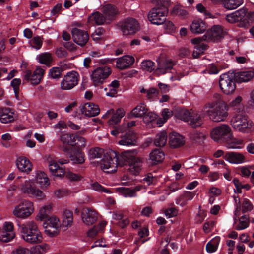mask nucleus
<instances>
[{
	"label": "nucleus",
	"mask_w": 254,
	"mask_h": 254,
	"mask_svg": "<svg viewBox=\"0 0 254 254\" xmlns=\"http://www.w3.org/2000/svg\"><path fill=\"white\" fill-rule=\"evenodd\" d=\"M136 150H127L118 156L115 152L107 153L101 161L100 166L103 170L109 169L107 172L116 171L118 165H124L128 164V170L134 175L139 172L141 167V159L136 157Z\"/></svg>",
	"instance_id": "nucleus-1"
},
{
	"label": "nucleus",
	"mask_w": 254,
	"mask_h": 254,
	"mask_svg": "<svg viewBox=\"0 0 254 254\" xmlns=\"http://www.w3.org/2000/svg\"><path fill=\"white\" fill-rule=\"evenodd\" d=\"M18 226L21 237L27 243L34 244L42 241L41 233L35 221H28Z\"/></svg>",
	"instance_id": "nucleus-2"
},
{
	"label": "nucleus",
	"mask_w": 254,
	"mask_h": 254,
	"mask_svg": "<svg viewBox=\"0 0 254 254\" xmlns=\"http://www.w3.org/2000/svg\"><path fill=\"white\" fill-rule=\"evenodd\" d=\"M206 114L214 122L224 121L228 116L226 104L221 101L206 104L202 108V115Z\"/></svg>",
	"instance_id": "nucleus-3"
},
{
	"label": "nucleus",
	"mask_w": 254,
	"mask_h": 254,
	"mask_svg": "<svg viewBox=\"0 0 254 254\" xmlns=\"http://www.w3.org/2000/svg\"><path fill=\"white\" fill-rule=\"evenodd\" d=\"M33 203L28 200H23L16 205L12 210V214L19 219H25L34 212Z\"/></svg>",
	"instance_id": "nucleus-4"
},
{
	"label": "nucleus",
	"mask_w": 254,
	"mask_h": 254,
	"mask_svg": "<svg viewBox=\"0 0 254 254\" xmlns=\"http://www.w3.org/2000/svg\"><path fill=\"white\" fill-rule=\"evenodd\" d=\"M232 130L226 124H221L214 128L211 132V137L218 143H225L231 136Z\"/></svg>",
	"instance_id": "nucleus-5"
},
{
	"label": "nucleus",
	"mask_w": 254,
	"mask_h": 254,
	"mask_svg": "<svg viewBox=\"0 0 254 254\" xmlns=\"http://www.w3.org/2000/svg\"><path fill=\"white\" fill-rule=\"evenodd\" d=\"M236 79L232 73H225L220 75L219 86L222 92L230 95L233 93L236 89Z\"/></svg>",
	"instance_id": "nucleus-6"
},
{
	"label": "nucleus",
	"mask_w": 254,
	"mask_h": 254,
	"mask_svg": "<svg viewBox=\"0 0 254 254\" xmlns=\"http://www.w3.org/2000/svg\"><path fill=\"white\" fill-rule=\"evenodd\" d=\"M19 188L23 194L29 197L43 199L45 196L43 191L37 188L35 183L32 180H26L22 183Z\"/></svg>",
	"instance_id": "nucleus-7"
},
{
	"label": "nucleus",
	"mask_w": 254,
	"mask_h": 254,
	"mask_svg": "<svg viewBox=\"0 0 254 254\" xmlns=\"http://www.w3.org/2000/svg\"><path fill=\"white\" fill-rule=\"evenodd\" d=\"M119 24L123 34L125 36L133 35L140 30L138 22L132 17L126 18Z\"/></svg>",
	"instance_id": "nucleus-8"
},
{
	"label": "nucleus",
	"mask_w": 254,
	"mask_h": 254,
	"mask_svg": "<svg viewBox=\"0 0 254 254\" xmlns=\"http://www.w3.org/2000/svg\"><path fill=\"white\" fill-rule=\"evenodd\" d=\"M233 127L242 132H246L253 126L252 123L248 120L245 115L238 114L233 117L231 121Z\"/></svg>",
	"instance_id": "nucleus-9"
},
{
	"label": "nucleus",
	"mask_w": 254,
	"mask_h": 254,
	"mask_svg": "<svg viewBox=\"0 0 254 254\" xmlns=\"http://www.w3.org/2000/svg\"><path fill=\"white\" fill-rule=\"evenodd\" d=\"M111 69L108 66L100 67L94 70L91 75L94 85L97 86L102 84L111 74Z\"/></svg>",
	"instance_id": "nucleus-10"
},
{
	"label": "nucleus",
	"mask_w": 254,
	"mask_h": 254,
	"mask_svg": "<svg viewBox=\"0 0 254 254\" xmlns=\"http://www.w3.org/2000/svg\"><path fill=\"white\" fill-rule=\"evenodd\" d=\"M224 38V31L220 25H214L202 36L206 42H218Z\"/></svg>",
	"instance_id": "nucleus-11"
},
{
	"label": "nucleus",
	"mask_w": 254,
	"mask_h": 254,
	"mask_svg": "<svg viewBox=\"0 0 254 254\" xmlns=\"http://www.w3.org/2000/svg\"><path fill=\"white\" fill-rule=\"evenodd\" d=\"M78 73L75 71L68 72L61 82L62 89L67 90L72 89L78 83Z\"/></svg>",
	"instance_id": "nucleus-12"
},
{
	"label": "nucleus",
	"mask_w": 254,
	"mask_h": 254,
	"mask_svg": "<svg viewBox=\"0 0 254 254\" xmlns=\"http://www.w3.org/2000/svg\"><path fill=\"white\" fill-rule=\"evenodd\" d=\"M44 73L45 70L39 67L36 68L32 74L30 70H27L25 72L23 82L30 80L31 84L37 85L42 80Z\"/></svg>",
	"instance_id": "nucleus-13"
},
{
	"label": "nucleus",
	"mask_w": 254,
	"mask_h": 254,
	"mask_svg": "<svg viewBox=\"0 0 254 254\" xmlns=\"http://www.w3.org/2000/svg\"><path fill=\"white\" fill-rule=\"evenodd\" d=\"M13 224L5 222L2 228H0V241L7 242L13 239L15 233L13 231Z\"/></svg>",
	"instance_id": "nucleus-14"
},
{
	"label": "nucleus",
	"mask_w": 254,
	"mask_h": 254,
	"mask_svg": "<svg viewBox=\"0 0 254 254\" xmlns=\"http://www.w3.org/2000/svg\"><path fill=\"white\" fill-rule=\"evenodd\" d=\"M170 0H158L157 5L153 8L147 16H167Z\"/></svg>",
	"instance_id": "nucleus-15"
},
{
	"label": "nucleus",
	"mask_w": 254,
	"mask_h": 254,
	"mask_svg": "<svg viewBox=\"0 0 254 254\" xmlns=\"http://www.w3.org/2000/svg\"><path fill=\"white\" fill-rule=\"evenodd\" d=\"M60 226L59 220L56 217H50L43 223V227L45 229V231L51 236L57 234V230Z\"/></svg>",
	"instance_id": "nucleus-16"
},
{
	"label": "nucleus",
	"mask_w": 254,
	"mask_h": 254,
	"mask_svg": "<svg viewBox=\"0 0 254 254\" xmlns=\"http://www.w3.org/2000/svg\"><path fill=\"white\" fill-rule=\"evenodd\" d=\"M71 33L74 42L81 47L84 46L89 40V35L84 30L74 28Z\"/></svg>",
	"instance_id": "nucleus-17"
},
{
	"label": "nucleus",
	"mask_w": 254,
	"mask_h": 254,
	"mask_svg": "<svg viewBox=\"0 0 254 254\" xmlns=\"http://www.w3.org/2000/svg\"><path fill=\"white\" fill-rule=\"evenodd\" d=\"M121 140L119 143L122 145L129 146L136 144L137 135L133 131H125L120 135Z\"/></svg>",
	"instance_id": "nucleus-18"
},
{
	"label": "nucleus",
	"mask_w": 254,
	"mask_h": 254,
	"mask_svg": "<svg viewBox=\"0 0 254 254\" xmlns=\"http://www.w3.org/2000/svg\"><path fill=\"white\" fill-rule=\"evenodd\" d=\"M147 18L151 24L156 25H163L164 29L168 32H172L175 29L173 23L169 20H167L165 17H147Z\"/></svg>",
	"instance_id": "nucleus-19"
},
{
	"label": "nucleus",
	"mask_w": 254,
	"mask_h": 254,
	"mask_svg": "<svg viewBox=\"0 0 254 254\" xmlns=\"http://www.w3.org/2000/svg\"><path fill=\"white\" fill-rule=\"evenodd\" d=\"M157 62L158 66L156 71L159 74H164L168 72L175 65V63L173 61L168 59H158Z\"/></svg>",
	"instance_id": "nucleus-20"
},
{
	"label": "nucleus",
	"mask_w": 254,
	"mask_h": 254,
	"mask_svg": "<svg viewBox=\"0 0 254 254\" xmlns=\"http://www.w3.org/2000/svg\"><path fill=\"white\" fill-rule=\"evenodd\" d=\"M83 222L87 225H91L97 220V213L92 209H84L81 213Z\"/></svg>",
	"instance_id": "nucleus-21"
},
{
	"label": "nucleus",
	"mask_w": 254,
	"mask_h": 254,
	"mask_svg": "<svg viewBox=\"0 0 254 254\" xmlns=\"http://www.w3.org/2000/svg\"><path fill=\"white\" fill-rule=\"evenodd\" d=\"M80 111L82 114L88 117H94L100 112L98 106L91 102L85 103L81 107Z\"/></svg>",
	"instance_id": "nucleus-22"
},
{
	"label": "nucleus",
	"mask_w": 254,
	"mask_h": 254,
	"mask_svg": "<svg viewBox=\"0 0 254 254\" xmlns=\"http://www.w3.org/2000/svg\"><path fill=\"white\" fill-rule=\"evenodd\" d=\"M125 115L124 112L121 109H118L116 111L113 109L108 111L105 115L106 116L110 117V119L108 121V124L110 125L116 124L120 122L121 119Z\"/></svg>",
	"instance_id": "nucleus-23"
},
{
	"label": "nucleus",
	"mask_w": 254,
	"mask_h": 254,
	"mask_svg": "<svg viewBox=\"0 0 254 254\" xmlns=\"http://www.w3.org/2000/svg\"><path fill=\"white\" fill-rule=\"evenodd\" d=\"M207 28L206 22L200 18L193 20L190 26V30L194 34H201L205 31Z\"/></svg>",
	"instance_id": "nucleus-24"
},
{
	"label": "nucleus",
	"mask_w": 254,
	"mask_h": 254,
	"mask_svg": "<svg viewBox=\"0 0 254 254\" xmlns=\"http://www.w3.org/2000/svg\"><path fill=\"white\" fill-rule=\"evenodd\" d=\"M223 158L226 161L232 164H241L245 161V157L239 152H227Z\"/></svg>",
	"instance_id": "nucleus-25"
},
{
	"label": "nucleus",
	"mask_w": 254,
	"mask_h": 254,
	"mask_svg": "<svg viewBox=\"0 0 254 254\" xmlns=\"http://www.w3.org/2000/svg\"><path fill=\"white\" fill-rule=\"evenodd\" d=\"M253 17H225L226 21L231 24L237 23L240 27H248L250 25L251 18Z\"/></svg>",
	"instance_id": "nucleus-26"
},
{
	"label": "nucleus",
	"mask_w": 254,
	"mask_h": 254,
	"mask_svg": "<svg viewBox=\"0 0 254 254\" xmlns=\"http://www.w3.org/2000/svg\"><path fill=\"white\" fill-rule=\"evenodd\" d=\"M134 62V59L131 56H124L117 60L116 66L120 69H125L131 66Z\"/></svg>",
	"instance_id": "nucleus-27"
},
{
	"label": "nucleus",
	"mask_w": 254,
	"mask_h": 254,
	"mask_svg": "<svg viewBox=\"0 0 254 254\" xmlns=\"http://www.w3.org/2000/svg\"><path fill=\"white\" fill-rule=\"evenodd\" d=\"M205 115H202V110L199 114L197 112H191L189 119V124L193 128L199 127L203 124V118Z\"/></svg>",
	"instance_id": "nucleus-28"
},
{
	"label": "nucleus",
	"mask_w": 254,
	"mask_h": 254,
	"mask_svg": "<svg viewBox=\"0 0 254 254\" xmlns=\"http://www.w3.org/2000/svg\"><path fill=\"white\" fill-rule=\"evenodd\" d=\"M14 113L9 108H0V121L1 123L7 124L11 123L14 120Z\"/></svg>",
	"instance_id": "nucleus-29"
},
{
	"label": "nucleus",
	"mask_w": 254,
	"mask_h": 254,
	"mask_svg": "<svg viewBox=\"0 0 254 254\" xmlns=\"http://www.w3.org/2000/svg\"><path fill=\"white\" fill-rule=\"evenodd\" d=\"M18 169L23 172L29 173L32 170V165L30 161L25 157H20L16 161Z\"/></svg>",
	"instance_id": "nucleus-30"
},
{
	"label": "nucleus",
	"mask_w": 254,
	"mask_h": 254,
	"mask_svg": "<svg viewBox=\"0 0 254 254\" xmlns=\"http://www.w3.org/2000/svg\"><path fill=\"white\" fill-rule=\"evenodd\" d=\"M169 143L171 147L177 148L184 145V140L179 134L173 132L169 135Z\"/></svg>",
	"instance_id": "nucleus-31"
},
{
	"label": "nucleus",
	"mask_w": 254,
	"mask_h": 254,
	"mask_svg": "<svg viewBox=\"0 0 254 254\" xmlns=\"http://www.w3.org/2000/svg\"><path fill=\"white\" fill-rule=\"evenodd\" d=\"M234 75L237 82H246L251 80L254 77V72L252 71H240Z\"/></svg>",
	"instance_id": "nucleus-32"
},
{
	"label": "nucleus",
	"mask_w": 254,
	"mask_h": 254,
	"mask_svg": "<svg viewBox=\"0 0 254 254\" xmlns=\"http://www.w3.org/2000/svg\"><path fill=\"white\" fill-rule=\"evenodd\" d=\"M164 158V154L160 149H154L149 155V160L152 164H157L162 162Z\"/></svg>",
	"instance_id": "nucleus-33"
},
{
	"label": "nucleus",
	"mask_w": 254,
	"mask_h": 254,
	"mask_svg": "<svg viewBox=\"0 0 254 254\" xmlns=\"http://www.w3.org/2000/svg\"><path fill=\"white\" fill-rule=\"evenodd\" d=\"M36 182L39 184L42 189L46 188L50 185V181L47 175L43 172L38 171L36 176Z\"/></svg>",
	"instance_id": "nucleus-34"
},
{
	"label": "nucleus",
	"mask_w": 254,
	"mask_h": 254,
	"mask_svg": "<svg viewBox=\"0 0 254 254\" xmlns=\"http://www.w3.org/2000/svg\"><path fill=\"white\" fill-rule=\"evenodd\" d=\"M148 109L146 106L142 103H141L136 106L131 112V115L136 118H139L144 116V115L147 112Z\"/></svg>",
	"instance_id": "nucleus-35"
},
{
	"label": "nucleus",
	"mask_w": 254,
	"mask_h": 254,
	"mask_svg": "<svg viewBox=\"0 0 254 254\" xmlns=\"http://www.w3.org/2000/svg\"><path fill=\"white\" fill-rule=\"evenodd\" d=\"M191 41L192 43L196 45L194 47L195 50L201 54L208 48L207 44L202 43L204 41L202 37L192 39Z\"/></svg>",
	"instance_id": "nucleus-36"
},
{
	"label": "nucleus",
	"mask_w": 254,
	"mask_h": 254,
	"mask_svg": "<svg viewBox=\"0 0 254 254\" xmlns=\"http://www.w3.org/2000/svg\"><path fill=\"white\" fill-rule=\"evenodd\" d=\"M101 11L105 16H116L119 11L116 6L112 4H107L101 8Z\"/></svg>",
	"instance_id": "nucleus-37"
},
{
	"label": "nucleus",
	"mask_w": 254,
	"mask_h": 254,
	"mask_svg": "<svg viewBox=\"0 0 254 254\" xmlns=\"http://www.w3.org/2000/svg\"><path fill=\"white\" fill-rule=\"evenodd\" d=\"M167 134L165 131H161L156 134L154 140V144L156 146L163 147L167 142Z\"/></svg>",
	"instance_id": "nucleus-38"
},
{
	"label": "nucleus",
	"mask_w": 254,
	"mask_h": 254,
	"mask_svg": "<svg viewBox=\"0 0 254 254\" xmlns=\"http://www.w3.org/2000/svg\"><path fill=\"white\" fill-rule=\"evenodd\" d=\"M45 160L48 163L49 170L52 173L55 172L59 167L57 164L56 158L54 155H49L45 156Z\"/></svg>",
	"instance_id": "nucleus-39"
},
{
	"label": "nucleus",
	"mask_w": 254,
	"mask_h": 254,
	"mask_svg": "<svg viewBox=\"0 0 254 254\" xmlns=\"http://www.w3.org/2000/svg\"><path fill=\"white\" fill-rule=\"evenodd\" d=\"M224 7L228 10L234 9L243 3V0H222Z\"/></svg>",
	"instance_id": "nucleus-40"
},
{
	"label": "nucleus",
	"mask_w": 254,
	"mask_h": 254,
	"mask_svg": "<svg viewBox=\"0 0 254 254\" xmlns=\"http://www.w3.org/2000/svg\"><path fill=\"white\" fill-rule=\"evenodd\" d=\"M225 143H227V147L229 148H241L242 147L241 145L243 144V140L233 138L232 136V132H231V136L230 137V139H228V140L225 141Z\"/></svg>",
	"instance_id": "nucleus-41"
},
{
	"label": "nucleus",
	"mask_w": 254,
	"mask_h": 254,
	"mask_svg": "<svg viewBox=\"0 0 254 254\" xmlns=\"http://www.w3.org/2000/svg\"><path fill=\"white\" fill-rule=\"evenodd\" d=\"M106 154L104 153V150L99 147L91 148L88 152L89 158L90 160H93L101 158Z\"/></svg>",
	"instance_id": "nucleus-42"
},
{
	"label": "nucleus",
	"mask_w": 254,
	"mask_h": 254,
	"mask_svg": "<svg viewBox=\"0 0 254 254\" xmlns=\"http://www.w3.org/2000/svg\"><path fill=\"white\" fill-rule=\"evenodd\" d=\"M114 17H89L88 22L94 21L97 25H102L105 23L109 24L114 20Z\"/></svg>",
	"instance_id": "nucleus-43"
},
{
	"label": "nucleus",
	"mask_w": 254,
	"mask_h": 254,
	"mask_svg": "<svg viewBox=\"0 0 254 254\" xmlns=\"http://www.w3.org/2000/svg\"><path fill=\"white\" fill-rule=\"evenodd\" d=\"M74 134H68L67 133H62L60 136L61 141L63 143L64 145H70L73 146V141L74 139Z\"/></svg>",
	"instance_id": "nucleus-44"
},
{
	"label": "nucleus",
	"mask_w": 254,
	"mask_h": 254,
	"mask_svg": "<svg viewBox=\"0 0 254 254\" xmlns=\"http://www.w3.org/2000/svg\"><path fill=\"white\" fill-rule=\"evenodd\" d=\"M73 222L72 212L69 210H65L63 215V225L68 227L72 225Z\"/></svg>",
	"instance_id": "nucleus-45"
},
{
	"label": "nucleus",
	"mask_w": 254,
	"mask_h": 254,
	"mask_svg": "<svg viewBox=\"0 0 254 254\" xmlns=\"http://www.w3.org/2000/svg\"><path fill=\"white\" fill-rule=\"evenodd\" d=\"M189 137L194 143H201L205 139V135L200 132L193 131L189 134Z\"/></svg>",
	"instance_id": "nucleus-46"
},
{
	"label": "nucleus",
	"mask_w": 254,
	"mask_h": 254,
	"mask_svg": "<svg viewBox=\"0 0 254 254\" xmlns=\"http://www.w3.org/2000/svg\"><path fill=\"white\" fill-rule=\"evenodd\" d=\"M39 63L50 66L52 61V55L50 53H43L39 55L38 57Z\"/></svg>",
	"instance_id": "nucleus-47"
},
{
	"label": "nucleus",
	"mask_w": 254,
	"mask_h": 254,
	"mask_svg": "<svg viewBox=\"0 0 254 254\" xmlns=\"http://www.w3.org/2000/svg\"><path fill=\"white\" fill-rule=\"evenodd\" d=\"M51 209L52 207L50 205H45L41 208L37 216V219L41 221L47 219L51 212Z\"/></svg>",
	"instance_id": "nucleus-48"
},
{
	"label": "nucleus",
	"mask_w": 254,
	"mask_h": 254,
	"mask_svg": "<svg viewBox=\"0 0 254 254\" xmlns=\"http://www.w3.org/2000/svg\"><path fill=\"white\" fill-rule=\"evenodd\" d=\"M249 216L247 215H243L239 218V223L236 226L235 229L237 230L245 229L249 226Z\"/></svg>",
	"instance_id": "nucleus-49"
},
{
	"label": "nucleus",
	"mask_w": 254,
	"mask_h": 254,
	"mask_svg": "<svg viewBox=\"0 0 254 254\" xmlns=\"http://www.w3.org/2000/svg\"><path fill=\"white\" fill-rule=\"evenodd\" d=\"M191 113L186 109H178L176 113L175 116L183 121L189 122V119Z\"/></svg>",
	"instance_id": "nucleus-50"
},
{
	"label": "nucleus",
	"mask_w": 254,
	"mask_h": 254,
	"mask_svg": "<svg viewBox=\"0 0 254 254\" xmlns=\"http://www.w3.org/2000/svg\"><path fill=\"white\" fill-rule=\"evenodd\" d=\"M73 137L74 138L73 141H74L75 144L73 143L72 146H76L78 148L85 147L86 145V140L84 137L81 136L77 133L74 134Z\"/></svg>",
	"instance_id": "nucleus-51"
},
{
	"label": "nucleus",
	"mask_w": 254,
	"mask_h": 254,
	"mask_svg": "<svg viewBox=\"0 0 254 254\" xmlns=\"http://www.w3.org/2000/svg\"><path fill=\"white\" fill-rule=\"evenodd\" d=\"M141 67L143 70L151 72L155 69L154 63L150 60H144L141 63Z\"/></svg>",
	"instance_id": "nucleus-52"
},
{
	"label": "nucleus",
	"mask_w": 254,
	"mask_h": 254,
	"mask_svg": "<svg viewBox=\"0 0 254 254\" xmlns=\"http://www.w3.org/2000/svg\"><path fill=\"white\" fill-rule=\"evenodd\" d=\"M63 69L60 67H55L50 69L49 75L53 79H58L61 77Z\"/></svg>",
	"instance_id": "nucleus-53"
},
{
	"label": "nucleus",
	"mask_w": 254,
	"mask_h": 254,
	"mask_svg": "<svg viewBox=\"0 0 254 254\" xmlns=\"http://www.w3.org/2000/svg\"><path fill=\"white\" fill-rule=\"evenodd\" d=\"M70 158L73 163L82 164L85 160L84 155L81 152H79L74 155H71Z\"/></svg>",
	"instance_id": "nucleus-54"
},
{
	"label": "nucleus",
	"mask_w": 254,
	"mask_h": 254,
	"mask_svg": "<svg viewBox=\"0 0 254 254\" xmlns=\"http://www.w3.org/2000/svg\"><path fill=\"white\" fill-rule=\"evenodd\" d=\"M253 208V205L250 201L247 199L244 198L243 200L242 204V212L243 213L251 211Z\"/></svg>",
	"instance_id": "nucleus-55"
},
{
	"label": "nucleus",
	"mask_w": 254,
	"mask_h": 254,
	"mask_svg": "<svg viewBox=\"0 0 254 254\" xmlns=\"http://www.w3.org/2000/svg\"><path fill=\"white\" fill-rule=\"evenodd\" d=\"M123 194L126 197H133L135 195L136 192L139 190L137 188H134L133 189L129 188H121Z\"/></svg>",
	"instance_id": "nucleus-56"
},
{
	"label": "nucleus",
	"mask_w": 254,
	"mask_h": 254,
	"mask_svg": "<svg viewBox=\"0 0 254 254\" xmlns=\"http://www.w3.org/2000/svg\"><path fill=\"white\" fill-rule=\"evenodd\" d=\"M21 79L19 78H14L11 82V85L13 88L16 97L18 96L19 92V85L21 84Z\"/></svg>",
	"instance_id": "nucleus-57"
},
{
	"label": "nucleus",
	"mask_w": 254,
	"mask_h": 254,
	"mask_svg": "<svg viewBox=\"0 0 254 254\" xmlns=\"http://www.w3.org/2000/svg\"><path fill=\"white\" fill-rule=\"evenodd\" d=\"M42 42L41 38L39 36H37L33 38L32 46L36 49H39L42 46Z\"/></svg>",
	"instance_id": "nucleus-58"
},
{
	"label": "nucleus",
	"mask_w": 254,
	"mask_h": 254,
	"mask_svg": "<svg viewBox=\"0 0 254 254\" xmlns=\"http://www.w3.org/2000/svg\"><path fill=\"white\" fill-rule=\"evenodd\" d=\"M91 188L96 191H100V192H104L106 193H109L110 190L102 187L100 184L98 182H94L91 184Z\"/></svg>",
	"instance_id": "nucleus-59"
},
{
	"label": "nucleus",
	"mask_w": 254,
	"mask_h": 254,
	"mask_svg": "<svg viewBox=\"0 0 254 254\" xmlns=\"http://www.w3.org/2000/svg\"><path fill=\"white\" fill-rule=\"evenodd\" d=\"M49 249V246L47 244H44L39 246L34 250V254H43Z\"/></svg>",
	"instance_id": "nucleus-60"
},
{
	"label": "nucleus",
	"mask_w": 254,
	"mask_h": 254,
	"mask_svg": "<svg viewBox=\"0 0 254 254\" xmlns=\"http://www.w3.org/2000/svg\"><path fill=\"white\" fill-rule=\"evenodd\" d=\"M248 11L246 8H241L235 12L227 14L225 16H251L250 14H247Z\"/></svg>",
	"instance_id": "nucleus-61"
},
{
	"label": "nucleus",
	"mask_w": 254,
	"mask_h": 254,
	"mask_svg": "<svg viewBox=\"0 0 254 254\" xmlns=\"http://www.w3.org/2000/svg\"><path fill=\"white\" fill-rule=\"evenodd\" d=\"M159 94V90L155 88H150L146 91V97L148 99H152Z\"/></svg>",
	"instance_id": "nucleus-62"
},
{
	"label": "nucleus",
	"mask_w": 254,
	"mask_h": 254,
	"mask_svg": "<svg viewBox=\"0 0 254 254\" xmlns=\"http://www.w3.org/2000/svg\"><path fill=\"white\" fill-rule=\"evenodd\" d=\"M171 14L177 16H186V11L181 9L179 6L176 5L171 11Z\"/></svg>",
	"instance_id": "nucleus-63"
},
{
	"label": "nucleus",
	"mask_w": 254,
	"mask_h": 254,
	"mask_svg": "<svg viewBox=\"0 0 254 254\" xmlns=\"http://www.w3.org/2000/svg\"><path fill=\"white\" fill-rule=\"evenodd\" d=\"M11 254H30L28 249L19 247L13 250Z\"/></svg>",
	"instance_id": "nucleus-64"
}]
</instances>
